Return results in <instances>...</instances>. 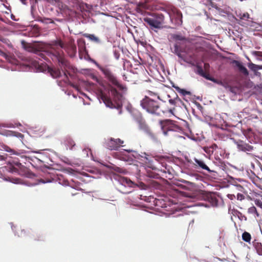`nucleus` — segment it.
<instances>
[{
	"label": "nucleus",
	"mask_w": 262,
	"mask_h": 262,
	"mask_svg": "<svg viewBox=\"0 0 262 262\" xmlns=\"http://www.w3.org/2000/svg\"><path fill=\"white\" fill-rule=\"evenodd\" d=\"M3 55L9 62L12 64H16L17 60L13 55L11 54H8L5 53H3Z\"/></svg>",
	"instance_id": "a211bd4d"
},
{
	"label": "nucleus",
	"mask_w": 262,
	"mask_h": 262,
	"mask_svg": "<svg viewBox=\"0 0 262 262\" xmlns=\"http://www.w3.org/2000/svg\"><path fill=\"white\" fill-rule=\"evenodd\" d=\"M107 168L112 169L114 170L115 171L121 173H125V170L123 169L122 168H120L114 164H111L110 165H106V166Z\"/></svg>",
	"instance_id": "aec40b11"
},
{
	"label": "nucleus",
	"mask_w": 262,
	"mask_h": 262,
	"mask_svg": "<svg viewBox=\"0 0 262 262\" xmlns=\"http://www.w3.org/2000/svg\"><path fill=\"white\" fill-rule=\"evenodd\" d=\"M242 237L244 241L249 243H250L251 236L249 232L246 231L244 232L242 234Z\"/></svg>",
	"instance_id": "b1692460"
},
{
	"label": "nucleus",
	"mask_w": 262,
	"mask_h": 262,
	"mask_svg": "<svg viewBox=\"0 0 262 262\" xmlns=\"http://www.w3.org/2000/svg\"><path fill=\"white\" fill-rule=\"evenodd\" d=\"M99 70L103 74L105 77L113 84L116 86L119 90L122 91L124 93L127 91L126 87L120 84L118 81L116 77L114 76L108 66H101Z\"/></svg>",
	"instance_id": "423d86ee"
},
{
	"label": "nucleus",
	"mask_w": 262,
	"mask_h": 262,
	"mask_svg": "<svg viewBox=\"0 0 262 262\" xmlns=\"http://www.w3.org/2000/svg\"><path fill=\"white\" fill-rule=\"evenodd\" d=\"M114 56L115 57V58L116 59H118L119 58V53L117 52L116 50L114 51Z\"/></svg>",
	"instance_id": "6e6d98bb"
},
{
	"label": "nucleus",
	"mask_w": 262,
	"mask_h": 262,
	"mask_svg": "<svg viewBox=\"0 0 262 262\" xmlns=\"http://www.w3.org/2000/svg\"><path fill=\"white\" fill-rule=\"evenodd\" d=\"M139 129L144 132L145 134L149 135L150 138L155 141H157V138L155 136L150 132V129L146 122L144 119H143L141 121L138 123Z\"/></svg>",
	"instance_id": "1a4fd4ad"
},
{
	"label": "nucleus",
	"mask_w": 262,
	"mask_h": 262,
	"mask_svg": "<svg viewBox=\"0 0 262 262\" xmlns=\"http://www.w3.org/2000/svg\"><path fill=\"white\" fill-rule=\"evenodd\" d=\"M116 180L117 182L116 184V188L122 193L128 194L135 187L136 183L126 177L117 176Z\"/></svg>",
	"instance_id": "39448f33"
},
{
	"label": "nucleus",
	"mask_w": 262,
	"mask_h": 262,
	"mask_svg": "<svg viewBox=\"0 0 262 262\" xmlns=\"http://www.w3.org/2000/svg\"><path fill=\"white\" fill-rule=\"evenodd\" d=\"M40 182L42 183V184H45V183H50L51 182V181L50 180H49V181H45L43 180H40Z\"/></svg>",
	"instance_id": "e2e57ef3"
},
{
	"label": "nucleus",
	"mask_w": 262,
	"mask_h": 262,
	"mask_svg": "<svg viewBox=\"0 0 262 262\" xmlns=\"http://www.w3.org/2000/svg\"><path fill=\"white\" fill-rule=\"evenodd\" d=\"M174 99H176V102L177 101H179L181 103H182V101L179 98V97L177 95L176 97L175 98H174Z\"/></svg>",
	"instance_id": "0e129e2a"
},
{
	"label": "nucleus",
	"mask_w": 262,
	"mask_h": 262,
	"mask_svg": "<svg viewBox=\"0 0 262 262\" xmlns=\"http://www.w3.org/2000/svg\"><path fill=\"white\" fill-rule=\"evenodd\" d=\"M69 49L71 52L70 56H74L76 55L77 52L76 46L75 45H71L69 47Z\"/></svg>",
	"instance_id": "c756f323"
},
{
	"label": "nucleus",
	"mask_w": 262,
	"mask_h": 262,
	"mask_svg": "<svg viewBox=\"0 0 262 262\" xmlns=\"http://www.w3.org/2000/svg\"><path fill=\"white\" fill-rule=\"evenodd\" d=\"M141 107L147 113L157 116L161 115L162 111L160 107V103L148 96H145L140 102Z\"/></svg>",
	"instance_id": "20e7f679"
},
{
	"label": "nucleus",
	"mask_w": 262,
	"mask_h": 262,
	"mask_svg": "<svg viewBox=\"0 0 262 262\" xmlns=\"http://www.w3.org/2000/svg\"><path fill=\"white\" fill-rule=\"evenodd\" d=\"M196 73L202 77L205 73V71L203 69V68L201 66H197V71Z\"/></svg>",
	"instance_id": "4c0bfd02"
},
{
	"label": "nucleus",
	"mask_w": 262,
	"mask_h": 262,
	"mask_svg": "<svg viewBox=\"0 0 262 262\" xmlns=\"http://www.w3.org/2000/svg\"><path fill=\"white\" fill-rule=\"evenodd\" d=\"M31 31L32 32V35L38 36L40 33V29L36 25L31 26Z\"/></svg>",
	"instance_id": "393cba45"
},
{
	"label": "nucleus",
	"mask_w": 262,
	"mask_h": 262,
	"mask_svg": "<svg viewBox=\"0 0 262 262\" xmlns=\"http://www.w3.org/2000/svg\"><path fill=\"white\" fill-rule=\"evenodd\" d=\"M151 18L156 20L157 21L159 22L160 25L161 26L162 24L164 23V16L163 14H162V13L155 14L154 17Z\"/></svg>",
	"instance_id": "4be33fe9"
},
{
	"label": "nucleus",
	"mask_w": 262,
	"mask_h": 262,
	"mask_svg": "<svg viewBox=\"0 0 262 262\" xmlns=\"http://www.w3.org/2000/svg\"><path fill=\"white\" fill-rule=\"evenodd\" d=\"M212 201V205L213 206H217L218 204V201L215 198H211Z\"/></svg>",
	"instance_id": "de8ad7c7"
},
{
	"label": "nucleus",
	"mask_w": 262,
	"mask_h": 262,
	"mask_svg": "<svg viewBox=\"0 0 262 262\" xmlns=\"http://www.w3.org/2000/svg\"><path fill=\"white\" fill-rule=\"evenodd\" d=\"M173 48L174 50L173 51H172V52L176 54L180 58L183 59L184 61H185V60L183 58V57L181 54L182 51L180 48V46H178L177 44H174Z\"/></svg>",
	"instance_id": "6ab92c4d"
},
{
	"label": "nucleus",
	"mask_w": 262,
	"mask_h": 262,
	"mask_svg": "<svg viewBox=\"0 0 262 262\" xmlns=\"http://www.w3.org/2000/svg\"><path fill=\"white\" fill-rule=\"evenodd\" d=\"M68 143L72 146L71 148H70V149H72V147L75 145L74 141L72 140H70L68 141Z\"/></svg>",
	"instance_id": "680f3d73"
},
{
	"label": "nucleus",
	"mask_w": 262,
	"mask_h": 262,
	"mask_svg": "<svg viewBox=\"0 0 262 262\" xmlns=\"http://www.w3.org/2000/svg\"><path fill=\"white\" fill-rule=\"evenodd\" d=\"M211 147H204L203 148V150L206 153H207L208 154H211L213 152V149H211Z\"/></svg>",
	"instance_id": "79ce46f5"
},
{
	"label": "nucleus",
	"mask_w": 262,
	"mask_h": 262,
	"mask_svg": "<svg viewBox=\"0 0 262 262\" xmlns=\"http://www.w3.org/2000/svg\"><path fill=\"white\" fill-rule=\"evenodd\" d=\"M233 63L234 64L235 66L238 69L239 71L243 74L245 76L249 75V72L247 69L243 65V64L237 60H233Z\"/></svg>",
	"instance_id": "9b49d317"
},
{
	"label": "nucleus",
	"mask_w": 262,
	"mask_h": 262,
	"mask_svg": "<svg viewBox=\"0 0 262 262\" xmlns=\"http://www.w3.org/2000/svg\"><path fill=\"white\" fill-rule=\"evenodd\" d=\"M4 149L5 151L9 152L11 154V155H18L19 153L17 151H15L13 149L11 148L10 147L5 145L4 147Z\"/></svg>",
	"instance_id": "cd10ccee"
},
{
	"label": "nucleus",
	"mask_w": 262,
	"mask_h": 262,
	"mask_svg": "<svg viewBox=\"0 0 262 262\" xmlns=\"http://www.w3.org/2000/svg\"><path fill=\"white\" fill-rule=\"evenodd\" d=\"M234 142L236 144L239 151H242L246 152L247 154H250L249 152L253 150V146L246 143L242 140H238L236 141L234 140Z\"/></svg>",
	"instance_id": "6e6552de"
},
{
	"label": "nucleus",
	"mask_w": 262,
	"mask_h": 262,
	"mask_svg": "<svg viewBox=\"0 0 262 262\" xmlns=\"http://www.w3.org/2000/svg\"><path fill=\"white\" fill-rule=\"evenodd\" d=\"M219 162L221 164V165H220L221 166V168L222 169L225 168V165L223 163V162L221 159H220Z\"/></svg>",
	"instance_id": "bf43d9fd"
},
{
	"label": "nucleus",
	"mask_w": 262,
	"mask_h": 262,
	"mask_svg": "<svg viewBox=\"0 0 262 262\" xmlns=\"http://www.w3.org/2000/svg\"><path fill=\"white\" fill-rule=\"evenodd\" d=\"M233 185L236 187L238 190L240 191H243L244 188L242 185L238 184H233Z\"/></svg>",
	"instance_id": "49530a36"
},
{
	"label": "nucleus",
	"mask_w": 262,
	"mask_h": 262,
	"mask_svg": "<svg viewBox=\"0 0 262 262\" xmlns=\"http://www.w3.org/2000/svg\"><path fill=\"white\" fill-rule=\"evenodd\" d=\"M231 179H232V181L231 182V184L233 185V184H237L236 182V181L235 180L232 178V177H231Z\"/></svg>",
	"instance_id": "338daca9"
},
{
	"label": "nucleus",
	"mask_w": 262,
	"mask_h": 262,
	"mask_svg": "<svg viewBox=\"0 0 262 262\" xmlns=\"http://www.w3.org/2000/svg\"><path fill=\"white\" fill-rule=\"evenodd\" d=\"M123 143V141L119 138L114 139L113 138H110L106 141L105 146L107 149L111 150H117L120 145Z\"/></svg>",
	"instance_id": "0eeeda50"
},
{
	"label": "nucleus",
	"mask_w": 262,
	"mask_h": 262,
	"mask_svg": "<svg viewBox=\"0 0 262 262\" xmlns=\"http://www.w3.org/2000/svg\"><path fill=\"white\" fill-rule=\"evenodd\" d=\"M64 76L66 78V80H65V82L66 83H67L68 84L70 85L71 86H72L73 88H75L77 91H78V86L77 85H75L74 84L72 83V82H71L69 81V78H68V76H67V73L66 72L64 73Z\"/></svg>",
	"instance_id": "473e14b6"
},
{
	"label": "nucleus",
	"mask_w": 262,
	"mask_h": 262,
	"mask_svg": "<svg viewBox=\"0 0 262 262\" xmlns=\"http://www.w3.org/2000/svg\"><path fill=\"white\" fill-rule=\"evenodd\" d=\"M144 21L150 26L151 29H160L162 26L160 25L159 22L157 21L151 17H145Z\"/></svg>",
	"instance_id": "9d476101"
},
{
	"label": "nucleus",
	"mask_w": 262,
	"mask_h": 262,
	"mask_svg": "<svg viewBox=\"0 0 262 262\" xmlns=\"http://www.w3.org/2000/svg\"><path fill=\"white\" fill-rule=\"evenodd\" d=\"M169 103L171 105H175L176 104V99H170L168 101Z\"/></svg>",
	"instance_id": "4d7b16f0"
},
{
	"label": "nucleus",
	"mask_w": 262,
	"mask_h": 262,
	"mask_svg": "<svg viewBox=\"0 0 262 262\" xmlns=\"http://www.w3.org/2000/svg\"><path fill=\"white\" fill-rule=\"evenodd\" d=\"M47 68L48 72L53 78H57L61 76V72L59 69L50 67L49 66H47Z\"/></svg>",
	"instance_id": "ddd939ff"
},
{
	"label": "nucleus",
	"mask_w": 262,
	"mask_h": 262,
	"mask_svg": "<svg viewBox=\"0 0 262 262\" xmlns=\"http://www.w3.org/2000/svg\"><path fill=\"white\" fill-rule=\"evenodd\" d=\"M90 62L93 63L96 65V66L99 69V68L101 67V66L93 58H89L88 60Z\"/></svg>",
	"instance_id": "37998d69"
},
{
	"label": "nucleus",
	"mask_w": 262,
	"mask_h": 262,
	"mask_svg": "<svg viewBox=\"0 0 262 262\" xmlns=\"http://www.w3.org/2000/svg\"><path fill=\"white\" fill-rule=\"evenodd\" d=\"M13 135H12V137H15L18 139H19L21 141L24 139V135L20 133L16 132L15 131H13Z\"/></svg>",
	"instance_id": "c9c22d12"
},
{
	"label": "nucleus",
	"mask_w": 262,
	"mask_h": 262,
	"mask_svg": "<svg viewBox=\"0 0 262 262\" xmlns=\"http://www.w3.org/2000/svg\"><path fill=\"white\" fill-rule=\"evenodd\" d=\"M172 87L174 88L176 91L179 93L181 94L183 96H185L186 95H190L191 94L190 91H187L185 89H181L178 86L175 85L174 84H172Z\"/></svg>",
	"instance_id": "412c9836"
},
{
	"label": "nucleus",
	"mask_w": 262,
	"mask_h": 262,
	"mask_svg": "<svg viewBox=\"0 0 262 262\" xmlns=\"http://www.w3.org/2000/svg\"><path fill=\"white\" fill-rule=\"evenodd\" d=\"M13 133V130H5L0 133V134L6 137H12Z\"/></svg>",
	"instance_id": "2f4dec72"
},
{
	"label": "nucleus",
	"mask_w": 262,
	"mask_h": 262,
	"mask_svg": "<svg viewBox=\"0 0 262 262\" xmlns=\"http://www.w3.org/2000/svg\"><path fill=\"white\" fill-rule=\"evenodd\" d=\"M194 104H195L196 107L201 111L203 110V106L201 105L200 103L197 102H195Z\"/></svg>",
	"instance_id": "3c124183"
},
{
	"label": "nucleus",
	"mask_w": 262,
	"mask_h": 262,
	"mask_svg": "<svg viewBox=\"0 0 262 262\" xmlns=\"http://www.w3.org/2000/svg\"><path fill=\"white\" fill-rule=\"evenodd\" d=\"M248 68L252 71L255 72L259 70L258 65L255 64L252 62H249L248 63Z\"/></svg>",
	"instance_id": "7c9ffc66"
},
{
	"label": "nucleus",
	"mask_w": 262,
	"mask_h": 262,
	"mask_svg": "<svg viewBox=\"0 0 262 262\" xmlns=\"http://www.w3.org/2000/svg\"><path fill=\"white\" fill-rule=\"evenodd\" d=\"M4 180L6 181L11 182H12L14 184H18V179H14V181H11L10 179L9 178H5Z\"/></svg>",
	"instance_id": "09e8293b"
},
{
	"label": "nucleus",
	"mask_w": 262,
	"mask_h": 262,
	"mask_svg": "<svg viewBox=\"0 0 262 262\" xmlns=\"http://www.w3.org/2000/svg\"><path fill=\"white\" fill-rule=\"evenodd\" d=\"M84 7H85L86 8H88V4L84 3H80V7L81 9H85Z\"/></svg>",
	"instance_id": "5fc2aeb1"
},
{
	"label": "nucleus",
	"mask_w": 262,
	"mask_h": 262,
	"mask_svg": "<svg viewBox=\"0 0 262 262\" xmlns=\"http://www.w3.org/2000/svg\"><path fill=\"white\" fill-rule=\"evenodd\" d=\"M252 55L255 57L256 60L262 61V51H253Z\"/></svg>",
	"instance_id": "a878e982"
},
{
	"label": "nucleus",
	"mask_w": 262,
	"mask_h": 262,
	"mask_svg": "<svg viewBox=\"0 0 262 262\" xmlns=\"http://www.w3.org/2000/svg\"><path fill=\"white\" fill-rule=\"evenodd\" d=\"M31 64L37 69L38 72H43L44 69L42 67V63H39L36 60H34L31 61Z\"/></svg>",
	"instance_id": "5701e85b"
},
{
	"label": "nucleus",
	"mask_w": 262,
	"mask_h": 262,
	"mask_svg": "<svg viewBox=\"0 0 262 262\" xmlns=\"http://www.w3.org/2000/svg\"><path fill=\"white\" fill-rule=\"evenodd\" d=\"M61 160L67 164H71V162L70 160L66 157L62 156V158H61Z\"/></svg>",
	"instance_id": "a18cd8bd"
},
{
	"label": "nucleus",
	"mask_w": 262,
	"mask_h": 262,
	"mask_svg": "<svg viewBox=\"0 0 262 262\" xmlns=\"http://www.w3.org/2000/svg\"><path fill=\"white\" fill-rule=\"evenodd\" d=\"M138 187L140 189L142 190H146L147 189V186L145 184L141 182H139L137 184H136L135 187Z\"/></svg>",
	"instance_id": "e433bc0d"
},
{
	"label": "nucleus",
	"mask_w": 262,
	"mask_h": 262,
	"mask_svg": "<svg viewBox=\"0 0 262 262\" xmlns=\"http://www.w3.org/2000/svg\"><path fill=\"white\" fill-rule=\"evenodd\" d=\"M200 2L203 3V4L205 5H211L213 7V3L212 2V0H199Z\"/></svg>",
	"instance_id": "58836bf2"
},
{
	"label": "nucleus",
	"mask_w": 262,
	"mask_h": 262,
	"mask_svg": "<svg viewBox=\"0 0 262 262\" xmlns=\"http://www.w3.org/2000/svg\"><path fill=\"white\" fill-rule=\"evenodd\" d=\"M226 89L234 94H236V89L233 86L227 85L226 86Z\"/></svg>",
	"instance_id": "ea45409f"
},
{
	"label": "nucleus",
	"mask_w": 262,
	"mask_h": 262,
	"mask_svg": "<svg viewBox=\"0 0 262 262\" xmlns=\"http://www.w3.org/2000/svg\"><path fill=\"white\" fill-rule=\"evenodd\" d=\"M253 246L256 251L258 255L262 256V244L261 243L258 242L257 240L255 239L252 242Z\"/></svg>",
	"instance_id": "f3484780"
},
{
	"label": "nucleus",
	"mask_w": 262,
	"mask_h": 262,
	"mask_svg": "<svg viewBox=\"0 0 262 262\" xmlns=\"http://www.w3.org/2000/svg\"><path fill=\"white\" fill-rule=\"evenodd\" d=\"M7 155H0V161H5L7 159Z\"/></svg>",
	"instance_id": "603ef678"
},
{
	"label": "nucleus",
	"mask_w": 262,
	"mask_h": 262,
	"mask_svg": "<svg viewBox=\"0 0 262 262\" xmlns=\"http://www.w3.org/2000/svg\"><path fill=\"white\" fill-rule=\"evenodd\" d=\"M148 155L145 152L142 153L141 155L138 154L136 151L133 150L123 149L122 151L116 152L115 154V157L118 159L124 161H133L134 158L138 160H143L142 159L145 160L146 163H150L151 160L148 158Z\"/></svg>",
	"instance_id": "7ed1b4c3"
},
{
	"label": "nucleus",
	"mask_w": 262,
	"mask_h": 262,
	"mask_svg": "<svg viewBox=\"0 0 262 262\" xmlns=\"http://www.w3.org/2000/svg\"><path fill=\"white\" fill-rule=\"evenodd\" d=\"M15 127V125L12 123H8L7 128H14Z\"/></svg>",
	"instance_id": "864d4df0"
},
{
	"label": "nucleus",
	"mask_w": 262,
	"mask_h": 262,
	"mask_svg": "<svg viewBox=\"0 0 262 262\" xmlns=\"http://www.w3.org/2000/svg\"><path fill=\"white\" fill-rule=\"evenodd\" d=\"M248 213H251V214H253L255 213H257L256 209L254 206L250 207L248 209ZM257 215H258V214H257Z\"/></svg>",
	"instance_id": "a19ab883"
},
{
	"label": "nucleus",
	"mask_w": 262,
	"mask_h": 262,
	"mask_svg": "<svg viewBox=\"0 0 262 262\" xmlns=\"http://www.w3.org/2000/svg\"><path fill=\"white\" fill-rule=\"evenodd\" d=\"M83 36L86 38L89 39L90 41L97 43V44H101V41L99 37L95 36L93 34H88L85 33Z\"/></svg>",
	"instance_id": "dca6fc26"
},
{
	"label": "nucleus",
	"mask_w": 262,
	"mask_h": 262,
	"mask_svg": "<svg viewBox=\"0 0 262 262\" xmlns=\"http://www.w3.org/2000/svg\"><path fill=\"white\" fill-rule=\"evenodd\" d=\"M196 164L199 166L200 167V168H201L202 169H204V170H206L207 171H208L209 172H214L213 170H211L209 167L205 163V162L201 160H199L196 158H194V159Z\"/></svg>",
	"instance_id": "2eb2a0df"
},
{
	"label": "nucleus",
	"mask_w": 262,
	"mask_h": 262,
	"mask_svg": "<svg viewBox=\"0 0 262 262\" xmlns=\"http://www.w3.org/2000/svg\"><path fill=\"white\" fill-rule=\"evenodd\" d=\"M216 260H220V261H224L226 260V259L225 258L221 259V258H219V257H214L213 261L215 262Z\"/></svg>",
	"instance_id": "13d9d810"
},
{
	"label": "nucleus",
	"mask_w": 262,
	"mask_h": 262,
	"mask_svg": "<svg viewBox=\"0 0 262 262\" xmlns=\"http://www.w3.org/2000/svg\"><path fill=\"white\" fill-rule=\"evenodd\" d=\"M22 47L26 51L34 53L36 58L39 60L43 59L47 62H50V59L55 62H58L59 65L63 68H68L69 64L62 57L60 51L56 50L55 47L51 46L45 48L39 43L31 44L25 40L21 41Z\"/></svg>",
	"instance_id": "f257e3e1"
},
{
	"label": "nucleus",
	"mask_w": 262,
	"mask_h": 262,
	"mask_svg": "<svg viewBox=\"0 0 262 262\" xmlns=\"http://www.w3.org/2000/svg\"><path fill=\"white\" fill-rule=\"evenodd\" d=\"M254 72V75L256 76H260L261 74L260 72L256 71L255 72Z\"/></svg>",
	"instance_id": "69168bd1"
},
{
	"label": "nucleus",
	"mask_w": 262,
	"mask_h": 262,
	"mask_svg": "<svg viewBox=\"0 0 262 262\" xmlns=\"http://www.w3.org/2000/svg\"><path fill=\"white\" fill-rule=\"evenodd\" d=\"M14 125H15V126H17V127L21 126V124L19 122L16 123H15Z\"/></svg>",
	"instance_id": "774afa93"
},
{
	"label": "nucleus",
	"mask_w": 262,
	"mask_h": 262,
	"mask_svg": "<svg viewBox=\"0 0 262 262\" xmlns=\"http://www.w3.org/2000/svg\"><path fill=\"white\" fill-rule=\"evenodd\" d=\"M171 20L176 26H181L182 24V14L181 12H177L173 16H170Z\"/></svg>",
	"instance_id": "f8f14e48"
},
{
	"label": "nucleus",
	"mask_w": 262,
	"mask_h": 262,
	"mask_svg": "<svg viewBox=\"0 0 262 262\" xmlns=\"http://www.w3.org/2000/svg\"><path fill=\"white\" fill-rule=\"evenodd\" d=\"M108 95L102 90H99L97 94V98L101 103V101L105 106L111 108L120 110L122 106L124 97L118 91L112 87L108 91Z\"/></svg>",
	"instance_id": "f03ea898"
},
{
	"label": "nucleus",
	"mask_w": 262,
	"mask_h": 262,
	"mask_svg": "<svg viewBox=\"0 0 262 262\" xmlns=\"http://www.w3.org/2000/svg\"><path fill=\"white\" fill-rule=\"evenodd\" d=\"M10 224L11 225L12 230L14 232V233L15 235H17L18 236H20V237H24V236H26V231L24 229L21 230L20 233H15V232L14 231L15 227L13 226V224L12 223H11Z\"/></svg>",
	"instance_id": "bb28decb"
},
{
	"label": "nucleus",
	"mask_w": 262,
	"mask_h": 262,
	"mask_svg": "<svg viewBox=\"0 0 262 262\" xmlns=\"http://www.w3.org/2000/svg\"><path fill=\"white\" fill-rule=\"evenodd\" d=\"M172 38L175 40H179L182 41L185 39V37H184L181 34H175L172 35Z\"/></svg>",
	"instance_id": "c85d7f7f"
},
{
	"label": "nucleus",
	"mask_w": 262,
	"mask_h": 262,
	"mask_svg": "<svg viewBox=\"0 0 262 262\" xmlns=\"http://www.w3.org/2000/svg\"><path fill=\"white\" fill-rule=\"evenodd\" d=\"M64 170H65V171H67L68 173H70L71 174H73V172H74V170L71 168L66 169Z\"/></svg>",
	"instance_id": "052dcab7"
},
{
	"label": "nucleus",
	"mask_w": 262,
	"mask_h": 262,
	"mask_svg": "<svg viewBox=\"0 0 262 262\" xmlns=\"http://www.w3.org/2000/svg\"><path fill=\"white\" fill-rule=\"evenodd\" d=\"M8 170L9 172L12 173H17L18 172V169L17 168H16L14 166L12 165H10L9 166V167L8 168Z\"/></svg>",
	"instance_id": "f704fd0d"
},
{
	"label": "nucleus",
	"mask_w": 262,
	"mask_h": 262,
	"mask_svg": "<svg viewBox=\"0 0 262 262\" xmlns=\"http://www.w3.org/2000/svg\"><path fill=\"white\" fill-rule=\"evenodd\" d=\"M204 78H205L207 80H209L210 81H211L214 83H217V80L215 79L214 78L211 77L209 74L205 73L203 76Z\"/></svg>",
	"instance_id": "72a5a7b5"
},
{
	"label": "nucleus",
	"mask_w": 262,
	"mask_h": 262,
	"mask_svg": "<svg viewBox=\"0 0 262 262\" xmlns=\"http://www.w3.org/2000/svg\"><path fill=\"white\" fill-rule=\"evenodd\" d=\"M245 199V196L243 194H242V193H237V199L238 200H240V201H242L243 200H244Z\"/></svg>",
	"instance_id": "8fccbe9b"
},
{
	"label": "nucleus",
	"mask_w": 262,
	"mask_h": 262,
	"mask_svg": "<svg viewBox=\"0 0 262 262\" xmlns=\"http://www.w3.org/2000/svg\"><path fill=\"white\" fill-rule=\"evenodd\" d=\"M249 18V14L248 13H244L240 14V18L242 19H247Z\"/></svg>",
	"instance_id": "c03bdc74"
},
{
	"label": "nucleus",
	"mask_w": 262,
	"mask_h": 262,
	"mask_svg": "<svg viewBox=\"0 0 262 262\" xmlns=\"http://www.w3.org/2000/svg\"><path fill=\"white\" fill-rule=\"evenodd\" d=\"M132 116L135 121L138 124L143 119H144L142 114L137 110H135L130 112Z\"/></svg>",
	"instance_id": "4468645a"
}]
</instances>
